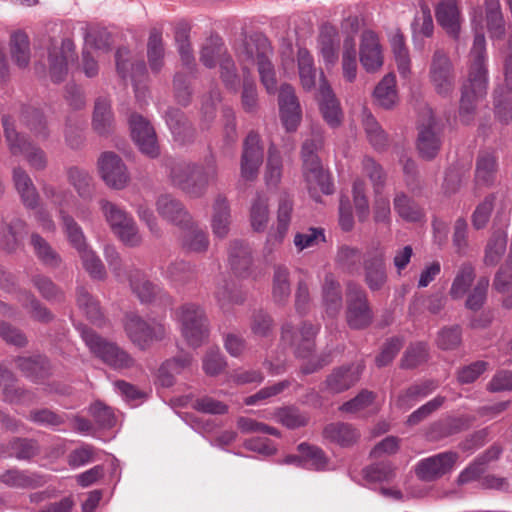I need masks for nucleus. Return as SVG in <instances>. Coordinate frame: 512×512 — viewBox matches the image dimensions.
<instances>
[{"label": "nucleus", "instance_id": "nucleus-1", "mask_svg": "<svg viewBox=\"0 0 512 512\" xmlns=\"http://www.w3.org/2000/svg\"><path fill=\"white\" fill-rule=\"evenodd\" d=\"M488 70L486 66V40L482 31H475L470 50L468 79L462 87L459 115L464 123H469L475 111L476 103L486 95Z\"/></svg>", "mask_w": 512, "mask_h": 512}, {"label": "nucleus", "instance_id": "nucleus-2", "mask_svg": "<svg viewBox=\"0 0 512 512\" xmlns=\"http://www.w3.org/2000/svg\"><path fill=\"white\" fill-rule=\"evenodd\" d=\"M217 176L218 168L214 158L207 159L203 167L187 162L175 163L169 173L171 184L191 198L202 197L209 183L216 181Z\"/></svg>", "mask_w": 512, "mask_h": 512}, {"label": "nucleus", "instance_id": "nucleus-3", "mask_svg": "<svg viewBox=\"0 0 512 512\" xmlns=\"http://www.w3.org/2000/svg\"><path fill=\"white\" fill-rule=\"evenodd\" d=\"M323 147V137L315 133L302 145L303 177L310 195L318 201L316 193L330 195L334 191L330 174L323 168L317 151Z\"/></svg>", "mask_w": 512, "mask_h": 512}, {"label": "nucleus", "instance_id": "nucleus-4", "mask_svg": "<svg viewBox=\"0 0 512 512\" xmlns=\"http://www.w3.org/2000/svg\"><path fill=\"white\" fill-rule=\"evenodd\" d=\"M271 55V45L268 39L263 36L246 41L239 54L243 62L244 71L248 69L249 65L256 64L258 66L262 84L270 94L275 93L277 90L275 71L270 61Z\"/></svg>", "mask_w": 512, "mask_h": 512}, {"label": "nucleus", "instance_id": "nucleus-5", "mask_svg": "<svg viewBox=\"0 0 512 512\" xmlns=\"http://www.w3.org/2000/svg\"><path fill=\"white\" fill-rule=\"evenodd\" d=\"M99 205L105 221L119 241L132 248L142 244L143 236L131 214L106 199H101Z\"/></svg>", "mask_w": 512, "mask_h": 512}, {"label": "nucleus", "instance_id": "nucleus-6", "mask_svg": "<svg viewBox=\"0 0 512 512\" xmlns=\"http://www.w3.org/2000/svg\"><path fill=\"white\" fill-rule=\"evenodd\" d=\"M123 328L130 341L145 350L154 342L162 341L168 334V328L162 320L144 319L135 312H128L123 318Z\"/></svg>", "mask_w": 512, "mask_h": 512}, {"label": "nucleus", "instance_id": "nucleus-7", "mask_svg": "<svg viewBox=\"0 0 512 512\" xmlns=\"http://www.w3.org/2000/svg\"><path fill=\"white\" fill-rule=\"evenodd\" d=\"M81 335L90 352L111 368L123 370L135 366L134 358L116 343L89 329H83Z\"/></svg>", "mask_w": 512, "mask_h": 512}, {"label": "nucleus", "instance_id": "nucleus-8", "mask_svg": "<svg viewBox=\"0 0 512 512\" xmlns=\"http://www.w3.org/2000/svg\"><path fill=\"white\" fill-rule=\"evenodd\" d=\"M176 316L181 324V332L190 346L198 347L208 337L207 318L204 310L196 304L181 306Z\"/></svg>", "mask_w": 512, "mask_h": 512}, {"label": "nucleus", "instance_id": "nucleus-9", "mask_svg": "<svg viewBox=\"0 0 512 512\" xmlns=\"http://www.w3.org/2000/svg\"><path fill=\"white\" fill-rule=\"evenodd\" d=\"M2 123L11 154H23L33 169H45L47 166L46 153L41 148L33 146L23 135L19 134L9 117H3Z\"/></svg>", "mask_w": 512, "mask_h": 512}, {"label": "nucleus", "instance_id": "nucleus-10", "mask_svg": "<svg viewBox=\"0 0 512 512\" xmlns=\"http://www.w3.org/2000/svg\"><path fill=\"white\" fill-rule=\"evenodd\" d=\"M429 79L435 92L442 97H448L454 91V67L447 53L441 49H437L432 55Z\"/></svg>", "mask_w": 512, "mask_h": 512}, {"label": "nucleus", "instance_id": "nucleus-11", "mask_svg": "<svg viewBox=\"0 0 512 512\" xmlns=\"http://www.w3.org/2000/svg\"><path fill=\"white\" fill-rule=\"evenodd\" d=\"M264 147L258 133L251 131L243 141L240 158V178L244 182H253L257 179L260 167L263 164Z\"/></svg>", "mask_w": 512, "mask_h": 512}, {"label": "nucleus", "instance_id": "nucleus-12", "mask_svg": "<svg viewBox=\"0 0 512 512\" xmlns=\"http://www.w3.org/2000/svg\"><path fill=\"white\" fill-rule=\"evenodd\" d=\"M348 325L353 329H362L370 325L373 314L370 309L366 292L357 285H349L347 292Z\"/></svg>", "mask_w": 512, "mask_h": 512}, {"label": "nucleus", "instance_id": "nucleus-13", "mask_svg": "<svg viewBox=\"0 0 512 512\" xmlns=\"http://www.w3.org/2000/svg\"><path fill=\"white\" fill-rule=\"evenodd\" d=\"M364 280L371 291L381 290L387 282L385 251L380 245L369 249L363 260Z\"/></svg>", "mask_w": 512, "mask_h": 512}, {"label": "nucleus", "instance_id": "nucleus-14", "mask_svg": "<svg viewBox=\"0 0 512 512\" xmlns=\"http://www.w3.org/2000/svg\"><path fill=\"white\" fill-rule=\"evenodd\" d=\"M98 170L107 186L121 190L129 182V173L122 159L113 152H104L98 159Z\"/></svg>", "mask_w": 512, "mask_h": 512}, {"label": "nucleus", "instance_id": "nucleus-15", "mask_svg": "<svg viewBox=\"0 0 512 512\" xmlns=\"http://www.w3.org/2000/svg\"><path fill=\"white\" fill-rule=\"evenodd\" d=\"M458 459L455 452H442L418 462L415 473L423 481H434L450 472Z\"/></svg>", "mask_w": 512, "mask_h": 512}, {"label": "nucleus", "instance_id": "nucleus-16", "mask_svg": "<svg viewBox=\"0 0 512 512\" xmlns=\"http://www.w3.org/2000/svg\"><path fill=\"white\" fill-rule=\"evenodd\" d=\"M131 136L142 153L156 157L159 154L156 134L150 123L138 114L129 117Z\"/></svg>", "mask_w": 512, "mask_h": 512}, {"label": "nucleus", "instance_id": "nucleus-17", "mask_svg": "<svg viewBox=\"0 0 512 512\" xmlns=\"http://www.w3.org/2000/svg\"><path fill=\"white\" fill-rule=\"evenodd\" d=\"M318 327L311 323L303 322L300 329L295 331L290 323L282 326V339L296 348L300 357H307L314 348V338Z\"/></svg>", "mask_w": 512, "mask_h": 512}, {"label": "nucleus", "instance_id": "nucleus-18", "mask_svg": "<svg viewBox=\"0 0 512 512\" xmlns=\"http://www.w3.org/2000/svg\"><path fill=\"white\" fill-rule=\"evenodd\" d=\"M359 55L361 65L368 73H375L383 66L382 48L377 34L373 31L362 33Z\"/></svg>", "mask_w": 512, "mask_h": 512}, {"label": "nucleus", "instance_id": "nucleus-19", "mask_svg": "<svg viewBox=\"0 0 512 512\" xmlns=\"http://www.w3.org/2000/svg\"><path fill=\"white\" fill-rule=\"evenodd\" d=\"M279 110L286 130L295 131L301 120V110L294 88L289 84H284L280 88Z\"/></svg>", "mask_w": 512, "mask_h": 512}, {"label": "nucleus", "instance_id": "nucleus-20", "mask_svg": "<svg viewBox=\"0 0 512 512\" xmlns=\"http://www.w3.org/2000/svg\"><path fill=\"white\" fill-rule=\"evenodd\" d=\"M74 48V43L70 39H64L60 47L49 50V71L52 81L58 83L64 80L68 63L76 59Z\"/></svg>", "mask_w": 512, "mask_h": 512}, {"label": "nucleus", "instance_id": "nucleus-21", "mask_svg": "<svg viewBox=\"0 0 512 512\" xmlns=\"http://www.w3.org/2000/svg\"><path fill=\"white\" fill-rule=\"evenodd\" d=\"M363 367L352 364L334 369L324 382V390L338 394L354 386L360 379Z\"/></svg>", "mask_w": 512, "mask_h": 512}, {"label": "nucleus", "instance_id": "nucleus-22", "mask_svg": "<svg viewBox=\"0 0 512 512\" xmlns=\"http://www.w3.org/2000/svg\"><path fill=\"white\" fill-rule=\"evenodd\" d=\"M126 274L132 292L141 303H152L162 295V288L151 282L142 270L131 267L127 269Z\"/></svg>", "mask_w": 512, "mask_h": 512}, {"label": "nucleus", "instance_id": "nucleus-23", "mask_svg": "<svg viewBox=\"0 0 512 512\" xmlns=\"http://www.w3.org/2000/svg\"><path fill=\"white\" fill-rule=\"evenodd\" d=\"M158 214L166 221L176 226H188L191 216L184 208L183 204L172 195L163 194L156 201Z\"/></svg>", "mask_w": 512, "mask_h": 512}, {"label": "nucleus", "instance_id": "nucleus-24", "mask_svg": "<svg viewBox=\"0 0 512 512\" xmlns=\"http://www.w3.org/2000/svg\"><path fill=\"white\" fill-rule=\"evenodd\" d=\"M293 213L292 200L286 194L281 195L277 209L276 227L267 235L268 245H280L288 233Z\"/></svg>", "mask_w": 512, "mask_h": 512}, {"label": "nucleus", "instance_id": "nucleus-25", "mask_svg": "<svg viewBox=\"0 0 512 512\" xmlns=\"http://www.w3.org/2000/svg\"><path fill=\"white\" fill-rule=\"evenodd\" d=\"M318 102L327 124L331 127H337L341 123L342 111L335 94L324 78L320 82Z\"/></svg>", "mask_w": 512, "mask_h": 512}, {"label": "nucleus", "instance_id": "nucleus-26", "mask_svg": "<svg viewBox=\"0 0 512 512\" xmlns=\"http://www.w3.org/2000/svg\"><path fill=\"white\" fill-rule=\"evenodd\" d=\"M439 25L453 38H458L461 26L460 12L456 0H441L436 7Z\"/></svg>", "mask_w": 512, "mask_h": 512}, {"label": "nucleus", "instance_id": "nucleus-27", "mask_svg": "<svg viewBox=\"0 0 512 512\" xmlns=\"http://www.w3.org/2000/svg\"><path fill=\"white\" fill-rule=\"evenodd\" d=\"M231 225V210L227 198L224 195H217L212 205L211 228L215 237L223 239Z\"/></svg>", "mask_w": 512, "mask_h": 512}, {"label": "nucleus", "instance_id": "nucleus-28", "mask_svg": "<svg viewBox=\"0 0 512 512\" xmlns=\"http://www.w3.org/2000/svg\"><path fill=\"white\" fill-rule=\"evenodd\" d=\"M339 33L336 27L325 24L321 27L318 48L326 66H334L338 60Z\"/></svg>", "mask_w": 512, "mask_h": 512}, {"label": "nucleus", "instance_id": "nucleus-29", "mask_svg": "<svg viewBox=\"0 0 512 512\" xmlns=\"http://www.w3.org/2000/svg\"><path fill=\"white\" fill-rule=\"evenodd\" d=\"M12 180L23 205L30 209L36 208L39 194L28 173L21 167H15L12 171Z\"/></svg>", "mask_w": 512, "mask_h": 512}, {"label": "nucleus", "instance_id": "nucleus-30", "mask_svg": "<svg viewBox=\"0 0 512 512\" xmlns=\"http://www.w3.org/2000/svg\"><path fill=\"white\" fill-rule=\"evenodd\" d=\"M323 437L341 447H350L359 440L360 433L350 423L333 422L324 427Z\"/></svg>", "mask_w": 512, "mask_h": 512}, {"label": "nucleus", "instance_id": "nucleus-31", "mask_svg": "<svg viewBox=\"0 0 512 512\" xmlns=\"http://www.w3.org/2000/svg\"><path fill=\"white\" fill-rule=\"evenodd\" d=\"M0 481L13 488L34 489L44 486L48 479L45 475L12 469L0 476Z\"/></svg>", "mask_w": 512, "mask_h": 512}, {"label": "nucleus", "instance_id": "nucleus-32", "mask_svg": "<svg viewBox=\"0 0 512 512\" xmlns=\"http://www.w3.org/2000/svg\"><path fill=\"white\" fill-rule=\"evenodd\" d=\"M498 174L497 157L494 153L480 152L475 164V183L478 186L489 187L494 184Z\"/></svg>", "mask_w": 512, "mask_h": 512}, {"label": "nucleus", "instance_id": "nucleus-33", "mask_svg": "<svg viewBox=\"0 0 512 512\" xmlns=\"http://www.w3.org/2000/svg\"><path fill=\"white\" fill-rule=\"evenodd\" d=\"M27 234L26 224L19 218H13L9 223L0 226V244L8 252L17 250Z\"/></svg>", "mask_w": 512, "mask_h": 512}, {"label": "nucleus", "instance_id": "nucleus-34", "mask_svg": "<svg viewBox=\"0 0 512 512\" xmlns=\"http://www.w3.org/2000/svg\"><path fill=\"white\" fill-rule=\"evenodd\" d=\"M437 387L438 383L434 380H425L412 384L398 395L395 404L398 408L407 410L420 399L431 394Z\"/></svg>", "mask_w": 512, "mask_h": 512}, {"label": "nucleus", "instance_id": "nucleus-35", "mask_svg": "<svg viewBox=\"0 0 512 512\" xmlns=\"http://www.w3.org/2000/svg\"><path fill=\"white\" fill-rule=\"evenodd\" d=\"M271 294L273 302L278 306L286 305L290 299V271L284 265L274 266Z\"/></svg>", "mask_w": 512, "mask_h": 512}, {"label": "nucleus", "instance_id": "nucleus-36", "mask_svg": "<svg viewBox=\"0 0 512 512\" xmlns=\"http://www.w3.org/2000/svg\"><path fill=\"white\" fill-rule=\"evenodd\" d=\"M373 98L376 104L384 109L393 108L398 102L396 77L393 73L386 74L376 85Z\"/></svg>", "mask_w": 512, "mask_h": 512}, {"label": "nucleus", "instance_id": "nucleus-37", "mask_svg": "<svg viewBox=\"0 0 512 512\" xmlns=\"http://www.w3.org/2000/svg\"><path fill=\"white\" fill-rule=\"evenodd\" d=\"M93 129L99 135H108L114 128V117L111 110V102L105 97H99L95 101Z\"/></svg>", "mask_w": 512, "mask_h": 512}, {"label": "nucleus", "instance_id": "nucleus-38", "mask_svg": "<svg viewBox=\"0 0 512 512\" xmlns=\"http://www.w3.org/2000/svg\"><path fill=\"white\" fill-rule=\"evenodd\" d=\"M441 139L433 122L419 130L417 147L423 158L432 159L440 149Z\"/></svg>", "mask_w": 512, "mask_h": 512}, {"label": "nucleus", "instance_id": "nucleus-39", "mask_svg": "<svg viewBox=\"0 0 512 512\" xmlns=\"http://www.w3.org/2000/svg\"><path fill=\"white\" fill-rule=\"evenodd\" d=\"M192 362L188 354L179 355L166 360L158 371V382L163 387H171L174 384L175 376L180 374Z\"/></svg>", "mask_w": 512, "mask_h": 512}, {"label": "nucleus", "instance_id": "nucleus-40", "mask_svg": "<svg viewBox=\"0 0 512 512\" xmlns=\"http://www.w3.org/2000/svg\"><path fill=\"white\" fill-rule=\"evenodd\" d=\"M0 388L4 399L10 403H26L32 399V394L15 386V377L11 371L0 364Z\"/></svg>", "mask_w": 512, "mask_h": 512}, {"label": "nucleus", "instance_id": "nucleus-41", "mask_svg": "<svg viewBox=\"0 0 512 512\" xmlns=\"http://www.w3.org/2000/svg\"><path fill=\"white\" fill-rule=\"evenodd\" d=\"M390 45L399 74L405 79L408 78L411 73V59L403 34L398 31L393 33Z\"/></svg>", "mask_w": 512, "mask_h": 512}, {"label": "nucleus", "instance_id": "nucleus-42", "mask_svg": "<svg viewBox=\"0 0 512 512\" xmlns=\"http://www.w3.org/2000/svg\"><path fill=\"white\" fill-rule=\"evenodd\" d=\"M10 54L19 68H26L30 62L29 38L23 31H15L10 37Z\"/></svg>", "mask_w": 512, "mask_h": 512}, {"label": "nucleus", "instance_id": "nucleus-43", "mask_svg": "<svg viewBox=\"0 0 512 512\" xmlns=\"http://www.w3.org/2000/svg\"><path fill=\"white\" fill-rule=\"evenodd\" d=\"M269 200L264 194H257L250 207V223L256 232H263L269 222Z\"/></svg>", "mask_w": 512, "mask_h": 512}, {"label": "nucleus", "instance_id": "nucleus-44", "mask_svg": "<svg viewBox=\"0 0 512 512\" xmlns=\"http://www.w3.org/2000/svg\"><path fill=\"white\" fill-rule=\"evenodd\" d=\"M164 45L162 33L159 29L153 28L149 33L147 42V58L150 69L158 73L164 65Z\"/></svg>", "mask_w": 512, "mask_h": 512}, {"label": "nucleus", "instance_id": "nucleus-45", "mask_svg": "<svg viewBox=\"0 0 512 512\" xmlns=\"http://www.w3.org/2000/svg\"><path fill=\"white\" fill-rule=\"evenodd\" d=\"M322 294L326 312L332 316L337 314L342 307V297L339 283L331 273L325 276Z\"/></svg>", "mask_w": 512, "mask_h": 512}, {"label": "nucleus", "instance_id": "nucleus-46", "mask_svg": "<svg viewBox=\"0 0 512 512\" xmlns=\"http://www.w3.org/2000/svg\"><path fill=\"white\" fill-rule=\"evenodd\" d=\"M185 228V232L182 237L183 247L195 253L205 252L209 247V238L207 233L200 229L197 225H194L192 220L188 226H182Z\"/></svg>", "mask_w": 512, "mask_h": 512}, {"label": "nucleus", "instance_id": "nucleus-47", "mask_svg": "<svg viewBox=\"0 0 512 512\" xmlns=\"http://www.w3.org/2000/svg\"><path fill=\"white\" fill-rule=\"evenodd\" d=\"M341 67L344 79L350 83L354 82L357 77L358 63L355 39L352 36H347L344 39L341 56Z\"/></svg>", "mask_w": 512, "mask_h": 512}, {"label": "nucleus", "instance_id": "nucleus-48", "mask_svg": "<svg viewBox=\"0 0 512 512\" xmlns=\"http://www.w3.org/2000/svg\"><path fill=\"white\" fill-rule=\"evenodd\" d=\"M69 183L75 188L78 195L85 199H91L94 192L92 176L85 169L73 166L67 170Z\"/></svg>", "mask_w": 512, "mask_h": 512}, {"label": "nucleus", "instance_id": "nucleus-49", "mask_svg": "<svg viewBox=\"0 0 512 512\" xmlns=\"http://www.w3.org/2000/svg\"><path fill=\"white\" fill-rule=\"evenodd\" d=\"M229 263L237 275H243L252 264L250 248L240 241L232 242L229 250Z\"/></svg>", "mask_w": 512, "mask_h": 512}, {"label": "nucleus", "instance_id": "nucleus-50", "mask_svg": "<svg viewBox=\"0 0 512 512\" xmlns=\"http://www.w3.org/2000/svg\"><path fill=\"white\" fill-rule=\"evenodd\" d=\"M162 276L172 285L179 286L192 281L195 271L191 264L185 261H174L162 269Z\"/></svg>", "mask_w": 512, "mask_h": 512}, {"label": "nucleus", "instance_id": "nucleus-51", "mask_svg": "<svg viewBox=\"0 0 512 512\" xmlns=\"http://www.w3.org/2000/svg\"><path fill=\"white\" fill-rule=\"evenodd\" d=\"M16 365L27 378L32 380L44 377L49 370L47 359L41 355L18 357Z\"/></svg>", "mask_w": 512, "mask_h": 512}, {"label": "nucleus", "instance_id": "nucleus-52", "mask_svg": "<svg viewBox=\"0 0 512 512\" xmlns=\"http://www.w3.org/2000/svg\"><path fill=\"white\" fill-rule=\"evenodd\" d=\"M362 123L372 146L377 150L384 149L387 146V135L371 112L366 109L362 111Z\"/></svg>", "mask_w": 512, "mask_h": 512}, {"label": "nucleus", "instance_id": "nucleus-53", "mask_svg": "<svg viewBox=\"0 0 512 512\" xmlns=\"http://www.w3.org/2000/svg\"><path fill=\"white\" fill-rule=\"evenodd\" d=\"M77 252L83 268L90 277L97 280H104L106 278V269L102 260L89 245Z\"/></svg>", "mask_w": 512, "mask_h": 512}, {"label": "nucleus", "instance_id": "nucleus-54", "mask_svg": "<svg viewBox=\"0 0 512 512\" xmlns=\"http://www.w3.org/2000/svg\"><path fill=\"white\" fill-rule=\"evenodd\" d=\"M227 55L226 48L219 37H210L203 44L200 52V61L207 68H213Z\"/></svg>", "mask_w": 512, "mask_h": 512}, {"label": "nucleus", "instance_id": "nucleus-55", "mask_svg": "<svg viewBox=\"0 0 512 512\" xmlns=\"http://www.w3.org/2000/svg\"><path fill=\"white\" fill-rule=\"evenodd\" d=\"M300 81L305 90H311L315 86L316 71L314 60L309 51L299 48L297 53Z\"/></svg>", "mask_w": 512, "mask_h": 512}, {"label": "nucleus", "instance_id": "nucleus-56", "mask_svg": "<svg viewBox=\"0 0 512 512\" xmlns=\"http://www.w3.org/2000/svg\"><path fill=\"white\" fill-rule=\"evenodd\" d=\"M475 278L474 268L469 263L460 266L450 288V296L453 299L462 298L471 286Z\"/></svg>", "mask_w": 512, "mask_h": 512}, {"label": "nucleus", "instance_id": "nucleus-57", "mask_svg": "<svg viewBox=\"0 0 512 512\" xmlns=\"http://www.w3.org/2000/svg\"><path fill=\"white\" fill-rule=\"evenodd\" d=\"M487 29L492 39H502L505 35V22L498 2L486 6Z\"/></svg>", "mask_w": 512, "mask_h": 512}, {"label": "nucleus", "instance_id": "nucleus-58", "mask_svg": "<svg viewBox=\"0 0 512 512\" xmlns=\"http://www.w3.org/2000/svg\"><path fill=\"white\" fill-rule=\"evenodd\" d=\"M215 296L222 309H226L233 304H241L244 301L242 292L237 290L233 282L226 279L218 283Z\"/></svg>", "mask_w": 512, "mask_h": 512}, {"label": "nucleus", "instance_id": "nucleus-59", "mask_svg": "<svg viewBox=\"0 0 512 512\" xmlns=\"http://www.w3.org/2000/svg\"><path fill=\"white\" fill-rule=\"evenodd\" d=\"M31 245L35 255L45 265L50 267H57L60 262V256L50 246V244L38 234L31 235Z\"/></svg>", "mask_w": 512, "mask_h": 512}, {"label": "nucleus", "instance_id": "nucleus-60", "mask_svg": "<svg viewBox=\"0 0 512 512\" xmlns=\"http://www.w3.org/2000/svg\"><path fill=\"white\" fill-rule=\"evenodd\" d=\"M394 209L401 218L409 222H418L423 218L422 209L404 193H397L394 198Z\"/></svg>", "mask_w": 512, "mask_h": 512}, {"label": "nucleus", "instance_id": "nucleus-61", "mask_svg": "<svg viewBox=\"0 0 512 512\" xmlns=\"http://www.w3.org/2000/svg\"><path fill=\"white\" fill-rule=\"evenodd\" d=\"M165 117L166 123L177 141L184 142L191 135V127L180 110L170 108Z\"/></svg>", "mask_w": 512, "mask_h": 512}, {"label": "nucleus", "instance_id": "nucleus-62", "mask_svg": "<svg viewBox=\"0 0 512 512\" xmlns=\"http://www.w3.org/2000/svg\"><path fill=\"white\" fill-rule=\"evenodd\" d=\"M63 230L69 243L78 251L88 246L86 237L80 225L69 215L61 211Z\"/></svg>", "mask_w": 512, "mask_h": 512}, {"label": "nucleus", "instance_id": "nucleus-63", "mask_svg": "<svg viewBox=\"0 0 512 512\" xmlns=\"http://www.w3.org/2000/svg\"><path fill=\"white\" fill-rule=\"evenodd\" d=\"M77 303L91 322L101 324L102 312L99 303L84 288H79L77 291Z\"/></svg>", "mask_w": 512, "mask_h": 512}, {"label": "nucleus", "instance_id": "nucleus-64", "mask_svg": "<svg viewBox=\"0 0 512 512\" xmlns=\"http://www.w3.org/2000/svg\"><path fill=\"white\" fill-rule=\"evenodd\" d=\"M298 451L302 455L304 467L320 470L326 465V458L322 449L307 443L298 445Z\"/></svg>", "mask_w": 512, "mask_h": 512}]
</instances>
